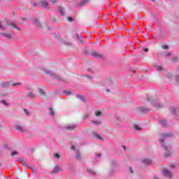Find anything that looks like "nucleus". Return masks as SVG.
Wrapping results in <instances>:
<instances>
[{
	"instance_id": "nucleus-1",
	"label": "nucleus",
	"mask_w": 179,
	"mask_h": 179,
	"mask_svg": "<svg viewBox=\"0 0 179 179\" xmlns=\"http://www.w3.org/2000/svg\"><path fill=\"white\" fill-rule=\"evenodd\" d=\"M6 26H12L14 29H16V30H20L19 27L15 24H9L8 22V20H3L1 22H0V29L2 30H5L6 29Z\"/></svg>"
},
{
	"instance_id": "nucleus-2",
	"label": "nucleus",
	"mask_w": 179,
	"mask_h": 179,
	"mask_svg": "<svg viewBox=\"0 0 179 179\" xmlns=\"http://www.w3.org/2000/svg\"><path fill=\"white\" fill-rule=\"evenodd\" d=\"M162 138L160 139V142L162 143V146H163L164 149L165 150H167V147L166 146V145H164V139H167V138H173V134H171V132H168L166 134H162Z\"/></svg>"
},
{
	"instance_id": "nucleus-3",
	"label": "nucleus",
	"mask_w": 179,
	"mask_h": 179,
	"mask_svg": "<svg viewBox=\"0 0 179 179\" xmlns=\"http://www.w3.org/2000/svg\"><path fill=\"white\" fill-rule=\"evenodd\" d=\"M168 79L169 80V82H172V83H174L175 85H177V83H178V77L176 76L168 74Z\"/></svg>"
},
{
	"instance_id": "nucleus-4",
	"label": "nucleus",
	"mask_w": 179,
	"mask_h": 179,
	"mask_svg": "<svg viewBox=\"0 0 179 179\" xmlns=\"http://www.w3.org/2000/svg\"><path fill=\"white\" fill-rule=\"evenodd\" d=\"M163 174L165 176V177H168V178H171V177H173V173H171V172L167 169H164L163 171Z\"/></svg>"
},
{
	"instance_id": "nucleus-5",
	"label": "nucleus",
	"mask_w": 179,
	"mask_h": 179,
	"mask_svg": "<svg viewBox=\"0 0 179 179\" xmlns=\"http://www.w3.org/2000/svg\"><path fill=\"white\" fill-rule=\"evenodd\" d=\"M76 38L78 40L80 44H83V38H82V34L80 33L76 34Z\"/></svg>"
},
{
	"instance_id": "nucleus-6",
	"label": "nucleus",
	"mask_w": 179,
	"mask_h": 179,
	"mask_svg": "<svg viewBox=\"0 0 179 179\" xmlns=\"http://www.w3.org/2000/svg\"><path fill=\"white\" fill-rule=\"evenodd\" d=\"M91 55H92V57H96L97 58H101V57H103L102 55L99 54L96 51H92L91 52Z\"/></svg>"
},
{
	"instance_id": "nucleus-7",
	"label": "nucleus",
	"mask_w": 179,
	"mask_h": 179,
	"mask_svg": "<svg viewBox=\"0 0 179 179\" xmlns=\"http://www.w3.org/2000/svg\"><path fill=\"white\" fill-rule=\"evenodd\" d=\"M41 5L43 8H48V2H47V1H45V0H41Z\"/></svg>"
},
{
	"instance_id": "nucleus-8",
	"label": "nucleus",
	"mask_w": 179,
	"mask_h": 179,
	"mask_svg": "<svg viewBox=\"0 0 179 179\" xmlns=\"http://www.w3.org/2000/svg\"><path fill=\"white\" fill-rule=\"evenodd\" d=\"M50 76H52L53 78L55 80H62V77L59 76H55V74L54 73H51L50 74Z\"/></svg>"
},
{
	"instance_id": "nucleus-9",
	"label": "nucleus",
	"mask_w": 179,
	"mask_h": 179,
	"mask_svg": "<svg viewBox=\"0 0 179 179\" xmlns=\"http://www.w3.org/2000/svg\"><path fill=\"white\" fill-rule=\"evenodd\" d=\"M66 129H67V131H72L73 129H75V125L74 124L69 125L66 127Z\"/></svg>"
},
{
	"instance_id": "nucleus-10",
	"label": "nucleus",
	"mask_w": 179,
	"mask_h": 179,
	"mask_svg": "<svg viewBox=\"0 0 179 179\" xmlns=\"http://www.w3.org/2000/svg\"><path fill=\"white\" fill-rule=\"evenodd\" d=\"M3 36L6 37V38H12V34L9 33L3 34Z\"/></svg>"
},
{
	"instance_id": "nucleus-11",
	"label": "nucleus",
	"mask_w": 179,
	"mask_h": 179,
	"mask_svg": "<svg viewBox=\"0 0 179 179\" xmlns=\"http://www.w3.org/2000/svg\"><path fill=\"white\" fill-rule=\"evenodd\" d=\"M143 163H144V164H150V163H152V159H145L143 161Z\"/></svg>"
},
{
	"instance_id": "nucleus-12",
	"label": "nucleus",
	"mask_w": 179,
	"mask_h": 179,
	"mask_svg": "<svg viewBox=\"0 0 179 179\" xmlns=\"http://www.w3.org/2000/svg\"><path fill=\"white\" fill-rule=\"evenodd\" d=\"M154 107H155V108H162V107H163V105H162L161 103H155L154 104Z\"/></svg>"
},
{
	"instance_id": "nucleus-13",
	"label": "nucleus",
	"mask_w": 179,
	"mask_h": 179,
	"mask_svg": "<svg viewBox=\"0 0 179 179\" xmlns=\"http://www.w3.org/2000/svg\"><path fill=\"white\" fill-rule=\"evenodd\" d=\"M15 129H18V131H24V127L20 126V125H15Z\"/></svg>"
},
{
	"instance_id": "nucleus-14",
	"label": "nucleus",
	"mask_w": 179,
	"mask_h": 179,
	"mask_svg": "<svg viewBox=\"0 0 179 179\" xmlns=\"http://www.w3.org/2000/svg\"><path fill=\"white\" fill-rule=\"evenodd\" d=\"M94 135L95 138H96L99 141H103V137L100 136L99 134H97V133H94Z\"/></svg>"
},
{
	"instance_id": "nucleus-15",
	"label": "nucleus",
	"mask_w": 179,
	"mask_h": 179,
	"mask_svg": "<svg viewBox=\"0 0 179 179\" xmlns=\"http://www.w3.org/2000/svg\"><path fill=\"white\" fill-rule=\"evenodd\" d=\"M53 156L55 159H59L61 157V155L58 152H54Z\"/></svg>"
},
{
	"instance_id": "nucleus-16",
	"label": "nucleus",
	"mask_w": 179,
	"mask_h": 179,
	"mask_svg": "<svg viewBox=\"0 0 179 179\" xmlns=\"http://www.w3.org/2000/svg\"><path fill=\"white\" fill-rule=\"evenodd\" d=\"M20 163H22V164H23V166H25L26 167H27V162H26L24 159H20Z\"/></svg>"
},
{
	"instance_id": "nucleus-17",
	"label": "nucleus",
	"mask_w": 179,
	"mask_h": 179,
	"mask_svg": "<svg viewBox=\"0 0 179 179\" xmlns=\"http://www.w3.org/2000/svg\"><path fill=\"white\" fill-rule=\"evenodd\" d=\"M133 128L134 129H136V131H141V127H139V126H138V124H134Z\"/></svg>"
},
{
	"instance_id": "nucleus-18",
	"label": "nucleus",
	"mask_w": 179,
	"mask_h": 179,
	"mask_svg": "<svg viewBox=\"0 0 179 179\" xmlns=\"http://www.w3.org/2000/svg\"><path fill=\"white\" fill-rule=\"evenodd\" d=\"M34 24H36L38 27H40V22H38V20H35L33 21Z\"/></svg>"
},
{
	"instance_id": "nucleus-19",
	"label": "nucleus",
	"mask_w": 179,
	"mask_h": 179,
	"mask_svg": "<svg viewBox=\"0 0 179 179\" xmlns=\"http://www.w3.org/2000/svg\"><path fill=\"white\" fill-rule=\"evenodd\" d=\"M77 99H80V100H82V101H85V97L83 95H77Z\"/></svg>"
},
{
	"instance_id": "nucleus-20",
	"label": "nucleus",
	"mask_w": 179,
	"mask_h": 179,
	"mask_svg": "<svg viewBox=\"0 0 179 179\" xmlns=\"http://www.w3.org/2000/svg\"><path fill=\"white\" fill-rule=\"evenodd\" d=\"M87 2H89V0H84L83 1L81 2L80 6H85L86 3H87Z\"/></svg>"
},
{
	"instance_id": "nucleus-21",
	"label": "nucleus",
	"mask_w": 179,
	"mask_h": 179,
	"mask_svg": "<svg viewBox=\"0 0 179 179\" xmlns=\"http://www.w3.org/2000/svg\"><path fill=\"white\" fill-rule=\"evenodd\" d=\"M53 173H59V167L55 166V169L53 170Z\"/></svg>"
},
{
	"instance_id": "nucleus-22",
	"label": "nucleus",
	"mask_w": 179,
	"mask_h": 179,
	"mask_svg": "<svg viewBox=\"0 0 179 179\" xmlns=\"http://www.w3.org/2000/svg\"><path fill=\"white\" fill-rule=\"evenodd\" d=\"M0 103H1L2 104H3V106H10V104H9L8 102L5 101H0Z\"/></svg>"
},
{
	"instance_id": "nucleus-23",
	"label": "nucleus",
	"mask_w": 179,
	"mask_h": 179,
	"mask_svg": "<svg viewBox=\"0 0 179 179\" xmlns=\"http://www.w3.org/2000/svg\"><path fill=\"white\" fill-rule=\"evenodd\" d=\"M96 117H101V111H96L95 112Z\"/></svg>"
},
{
	"instance_id": "nucleus-24",
	"label": "nucleus",
	"mask_w": 179,
	"mask_h": 179,
	"mask_svg": "<svg viewBox=\"0 0 179 179\" xmlns=\"http://www.w3.org/2000/svg\"><path fill=\"white\" fill-rule=\"evenodd\" d=\"M38 93L41 94V96H44V94H45V92H44V91H43L41 89L38 90Z\"/></svg>"
},
{
	"instance_id": "nucleus-25",
	"label": "nucleus",
	"mask_w": 179,
	"mask_h": 179,
	"mask_svg": "<svg viewBox=\"0 0 179 179\" xmlns=\"http://www.w3.org/2000/svg\"><path fill=\"white\" fill-rule=\"evenodd\" d=\"M49 111H50V115H54V110L52 109V108H50Z\"/></svg>"
},
{
	"instance_id": "nucleus-26",
	"label": "nucleus",
	"mask_w": 179,
	"mask_h": 179,
	"mask_svg": "<svg viewBox=\"0 0 179 179\" xmlns=\"http://www.w3.org/2000/svg\"><path fill=\"white\" fill-rule=\"evenodd\" d=\"M64 94H66V96H70V94H71V92L69 90L64 91Z\"/></svg>"
},
{
	"instance_id": "nucleus-27",
	"label": "nucleus",
	"mask_w": 179,
	"mask_h": 179,
	"mask_svg": "<svg viewBox=\"0 0 179 179\" xmlns=\"http://www.w3.org/2000/svg\"><path fill=\"white\" fill-rule=\"evenodd\" d=\"M161 124L162 127H166L167 125V124L166 123V121L164 120L161 121Z\"/></svg>"
},
{
	"instance_id": "nucleus-28",
	"label": "nucleus",
	"mask_w": 179,
	"mask_h": 179,
	"mask_svg": "<svg viewBox=\"0 0 179 179\" xmlns=\"http://www.w3.org/2000/svg\"><path fill=\"white\" fill-rule=\"evenodd\" d=\"M76 159L80 160V153L78 152L76 155Z\"/></svg>"
},
{
	"instance_id": "nucleus-29",
	"label": "nucleus",
	"mask_w": 179,
	"mask_h": 179,
	"mask_svg": "<svg viewBox=\"0 0 179 179\" xmlns=\"http://www.w3.org/2000/svg\"><path fill=\"white\" fill-rule=\"evenodd\" d=\"M141 111H142L143 113H147V111H149V109H148V108H142V109H141Z\"/></svg>"
},
{
	"instance_id": "nucleus-30",
	"label": "nucleus",
	"mask_w": 179,
	"mask_h": 179,
	"mask_svg": "<svg viewBox=\"0 0 179 179\" xmlns=\"http://www.w3.org/2000/svg\"><path fill=\"white\" fill-rule=\"evenodd\" d=\"M50 2H52V3H53L54 5H55V3H57V2H58V0H50Z\"/></svg>"
},
{
	"instance_id": "nucleus-31",
	"label": "nucleus",
	"mask_w": 179,
	"mask_h": 179,
	"mask_svg": "<svg viewBox=\"0 0 179 179\" xmlns=\"http://www.w3.org/2000/svg\"><path fill=\"white\" fill-rule=\"evenodd\" d=\"M67 20H68L69 22H73V18L69 17L67 18Z\"/></svg>"
},
{
	"instance_id": "nucleus-32",
	"label": "nucleus",
	"mask_w": 179,
	"mask_h": 179,
	"mask_svg": "<svg viewBox=\"0 0 179 179\" xmlns=\"http://www.w3.org/2000/svg\"><path fill=\"white\" fill-rule=\"evenodd\" d=\"M162 48L163 50H169V45H163Z\"/></svg>"
},
{
	"instance_id": "nucleus-33",
	"label": "nucleus",
	"mask_w": 179,
	"mask_h": 179,
	"mask_svg": "<svg viewBox=\"0 0 179 179\" xmlns=\"http://www.w3.org/2000/svg\"><path fill=\"white\" fill-rule=\"evenodd\" d=\"M157 71H163V67L162 66L157 67Z\"/></svg>"
},
{
	"instance_id": "nucleus-34",
	"label": "nucleus",
	"mask_w": 179,
	"mask_h": 179,
	"mask_svg": "<svg viewBox=\"0 0 179 179\" xmlns=\"http://www.w3.org/2000/svg\"><path fill=\"white\" fill-rule=\"evenodd\" d=\"M29 97H36V95H34V94H33V93H29Z\"/></svg>"
},
{
	"instance_id": "nucleus-35",
	"label": "nucleus",
	"mask_w": 179,
	"mask_h": 179,
	"mask_svg": "<svg viewBox=\"0 0 179 179\" xmlns=\"http://www.w3.org/2000/svg\"><path fill=\"white\" fill-rule=\"evenodd\" d=\"M171 111L172 114H176V109L172 108Z\"/></svg>"
},
{
	"instance_id": "nucleus-36",
	"label": "nucleus",
	"mask_w": 179,
	"mask_h": 179,
	"mask_svg": "<svg viewBox=\"0 0 179 179\" xmlns=\"http://www.w3.org/2000/svg\"><path fill=\"white\" fill-rule=\"evenodd\" d=\"M60 13L62 16H64L65 15V13L64 12V10H60Z\"/></svg>"
},
{
	"instance_id": "nucleus-37",
	"label": "nucleus",
	"mask_w": 179,
	"mask_h": 179,
	"mask_svg": "<svg viewBox=\"0 0 179 179\" xmlns=\"http://www.w3.org/2000/svg\"><path fill=\"white\" fill-rule=\"evenodd\" d=\"M17 155V152H16V151H14V152H13L11 153V156H15V155Z\"/></svg>"
},
{
	"instance_id": "nucleus-38",
	"label": "nucleus",
	"mask_w": 179,
	"mask_h": 179,
	"mask_svg": "<svg viewBox=\"0 0 179 179\" xmlns=\"http://www.w3.org/2000/svg\"><path fill=\"white\" fill-rule=\"evenodd\" d=\"M173 62H177L178 61V57H175L173 59Z\"/></svg>"
},
{
	"instance_id": "nucleus-39",
	"label": "nucleus",
	"mask_w": 179,
	"mask_h": 179,
	"mask_svg": "<svg viewBox=\"0 0 179 179\" xmlns=\"http://www.w3.org/2000/svg\"><path fill=\"white\" fill-rule=\"evenodd\" d=\"M129 170L130 173H131V174L134 173V170H132L131 167H129Z\"/></svg>"
},
{
	"instance_id": "nucleus-40",
	"label": "nucleus",
	"mask_w": 179,
	"mask_h": 179,
	"mask_svg": "<svg viewBox=\"0 0 179 179\" xmlns=\"http://www.w3.org/2000/svg\"><path fill=\"white\" fill-rule=\"evenodd\" d=\"M170 55H171V53L169 52L165 55V57H170Z\"/></svg>"
},
{
	"instance_id": "nucleus-41",
	"label": "nucleus",
	"mask_w": 179,
	"mask_h": 179,
	"mask_svg": "<svg viewBox=\"0 0 179 179\" xmlns=\"http://www.w3.org/2000/svg\"><path fill=\"white\" fill-rule=\"evenodd\" d=\"M169 156H170V152L164 155V157H169Z\"/></svg>"
},
{
	"instance_id": "nucleus-42",
	"label": "nucleus",
	"mask_w": 179,
	"mask_h": 179,
	"mask_svg": "<svg viewBox=\"0 0 179 179\" xmlns=\"http://www.w3.org/2000/svg\"><path fill=\"white\" fill-rule=\"evenodd\" d=\"M143 51H144L145 52H148V51H149V48H144V49H143Z\"/></svg>"
},
{
	"instance_id": "nucleus-43",
	"label": "nucleus",
	"mask_w": 179,
	"mask_h": 179,
	"mask_svg": "<svg viewBox=\"0 0 179 179\" xmlns=\"http://www.w3.org/2000/svg\"><path fill=\"white\" fill-rule=\"evenodd\" d=\"M24 111L25 114H27V115H29V112L27 111V110L24 109Z\"/></svg>"
},
{
	"instance_id": "nucleus-44",
	"label": "nucleus",
	"mask_w": 179,
	"mask_h": 179,
	"mask_svg": "<svg viewBox=\"0 0 179 179\" xmlns=\"http://www.w3.org/2000/svg\"><path fill=\"white\" fill-rule=\"evenodd\" d=\"M94 124H96V125H100V122H94Z\"/></svg>"
},
{
	"instance_id": "nucleus-45",
	"label": "nucleus",
	"mask_w": 179,
	"mask_h": 179,
	"mask_svg": "<svg viewBox=\"0 0 179 179\" xmlns=\"http://www.w3.org/2000/svg\"><path fill=\"white\" fill-rule=\"evenodd\" d=\"M170 167H171V169H174V167H176V165L171 164V165H170Z\"/></svg>"
},
{
	"instance_id": "nucleus-46",
	"label": "nucleus",
	"mask_w": 179,
	"mask_h": 179,
	"mask_svg": "<svg viewBox=\"0 0 179 179\" xmlns=\"http://www.w3.org/2000/svg\"><path fill=\"white\" fill-rule=\"evenodd\" d=\"M71 149H72V150H75V145H72Z\"/></svg>"
},
{
	"instance_id": "nucleus-47",
	"label": "nucleus",
	"mask_w": 179,
	"mask_h": 179,
	"mask_svg": "<svg viewBox=\"0 0 179 179\" xmlns=\"http://www.w3.org/2000/svg\"><path fill=\"white\" fill-rule=\"evenodd\" d=\"M88 173H90L91 174L93 173L92 171L88 170Z\"/></svg>"
},
{
	"instance_id": "nucleus-48",
	"label": "nucleus",
	"mask_w": 179,
	"mask_h": 179,
	"mask_svg": "<svg viewBox=\"0 0 179 179\" xmlns=\"http://www.w3.org/2000/svg\"><path fill=\"white\" fill-rule=\"evenodd\" d=\"M101 156V154H97V157H100Z\"/></svg>"
},
{
	"instance_id": "nucleus-49",
	"label": "nucleus",
	"mask_w": 179,
	"mask_h": 179,
	"mask_svg": "<svg viewBox=\"0 0 179 179\" xmlns=\"http://www.w3.org/2000/svg\"><path fill=\"white\" fill-rule=\"evenodd\" d=\"M154 179H159L157 176H154Z\"/></svg>"
},
{
	"instance_id": "nucleus-50",
	"label": "nucleus",
	"mask_w": 179,
	"mask_h": 179,
	"mask_svg": "<svg viewBox=\"0 0 179 179\" xmlns=\"http://www.w3.org/2000/svg\"><path fill=\"white\" fill-rule=\"evenodd\" d=\"M106 92H107L108 93V92H110V90H106Z\"/></svg>"
},
{
	"instance_id": "nucleus-51",
	"label": "nucleus",
	"mask_w": 179,
	"mask_h": 179,
	"mask_svg": "<svg viewBox=\"0 0 179 179\" xmlns=\"http://www.w3.org/2000/svg\"><path fill=\"white\" fill-rule=\"evenodd\" d=\"M148 101H152V99H148Z\"/></svg>"
},
{
	"instance_id": "nucleus-52",
	"label": "nucleus",
	"mask_w": 179,
	"mask_h": 179,
	"mask_svg": "<svg viewBox=\"0 0 179 179\" xmlns=\"http://www.w3.org/2000/svg\"><path fill=\"white\" fill-rule=\"evenodd\" d=\"M34 6H37V4H34Z\"/></svg>"
},
{
	"instance_id": "nucleus-53",
	"label": "nucleus",
	"mask_w": 179,
	"mask_h": 179,
	"mask_svg": "<svg viewBox=\"0 0 179 179\" xmlns=\"http://www.w3.org/2000/svg\"><path fill=\"white\" fill-rule=\"evenodd\" d=\"M16 85H19V84H14L13 85H14V86H16Z\"/></svg>"
},
{
	"instance_id": "nucleus-54",
	"label": "nucleus",
	"mask_w": 179,
	"mask_h": 179,
	"mask_svg": "<svg viewBox=\"0 0 179 179\" xmlns=\"http://www.w3.org/2000/svg\"><path fill=\"white\" fill-rule=\"evenodd\" d=\"M136 43H133V45H135Z\"/></svg>"
},
{
	"instance_id": "nucleus-55",
	"label": "nucleus",
	"mask_w": 179,
	"mask_h": 179,
	"mask_svg": "<svg viewBox=\"0 0 179 179\" xmlns=\"http://www.w3.org/2000/svg\"><path fill=\"white\" fill-rule=\"evenodd\" d=\"M151 1H155V0H151Z\"/></svg>"
},
{
	"instance_id": "nucleus-56",
	"label": "nucleus",
	"mask_w": 179,
	"mask_h": 179,
	"mask_svg": "<svg viewBox=\"0 0 179 179\" xmlns=\"http://www.w3.org/2000/svg\"><path fill=\"white\" fill-rule=\"evenodd\" d=\"M0 127H1V123H0Z\"/></svg>"
}]
</instances>
